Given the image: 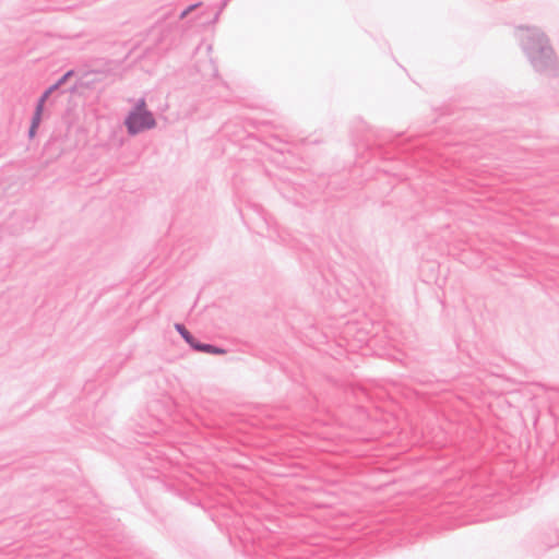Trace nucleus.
I'll return each instance as SVG.
<instances>
[{
  "label": "nucleus",
  "instance_id": "nucleus-9",
  "mask_svg": "<svg viewBox=\"0 0 559 559\" xmlns=\"http://www.w3.org/2000/svg\"><path fill=\"white\" fill-rule=\"evenodd\" d=\"M41 120H43V115L33 114L29 126L38 129Z\"/></svg>",
  "mask_w": 559,
  "mask_h": 559
},
{
  "label": "nucleus",
  "instance_id": "nucleus-3",
  "mask_svg": "<svg viewBox=\"0 0 559 559\" xmlns=\"http://www.w3.org/2000/svg\"><path fill=\"white\" fill-rule=\"evenodd\" d=\"M175 330L183 338V341L191 347V349L200 353L211 355H224L227 350L221 346L203 343L200 338H195L193 334L185 326L183 323H175Z\"/></svg>",
  "mask_w": 559,
  "mask_h": 559
},
{
  "label": "nucleus",
  "instance_id": "nucleus-1",
  "mask_svg": "<svg viewBox=\"0 0 559 559\" xmlns=\"http://www.w3.org/2000/svg\"><path fill=\"white\" fill-rule=\"evenodd\" d=\"M521 46L534 70L547 76L558 74V61L547 36L538 28H528L521 37Z\"/></svg>",
  "mask_w": 559,
  "mask_h": 559
},
{
  "label": "nucleus",
  "instance_id": "nucleus-10",
  "mask_svg": "<svg viewBox=\"0 0 559 559\" xmlns=\"http://www.w3.org/2000/svg\"><path fill=\"white\" fill-rule=\"evenodd\" d=\"M229 0H223L219 7V10L215 13L212 23H215L218 20V16L221 12L224 10V8L228 4Z\"/></svg>",
  "mask_w": 559,
  "mask_h": 559
},
{
  "label": "nucleus",
  "instance_id": "nucleus-2",
  "mask_svg": "<svg viewBox=\"0 0 559 559\" xmlns=\"http://www.w3.org/2000/svg\"><path fill=\"white\" fill-rule=\"evenodd\" d=\"M124 126L129 135H136L142 131L153 129L156 120L152 111L146 108L144 98H139L124 118Z\"/></svg>",
  "mask_w": 559,
  "mask_h": 559
},
{
  "label": "nucleus",
  "instance_id": "nucleus-5",
  "mask_svg": "<svg viewBox=\"0 0 559 559\" xmlns=\"http://www.w3.org/2000/svg\"><path fill=\"white\" fill-rule=\"evenodd\" d=\"M73 74L74 70H68L66 73H63L53 84H51L43 92L45 97H50V95L59 90L62 85H64Z\"/></svg>",
  "mask_w": 559,
  "mask_h": 559
},
{
  "label": "nucleus",
  "instance_id": "nucleus-8",
  "mask_svg": "<svg viewBox=\"0 0 559 559\" xmlns=\"http://www.w3.org/2000/svg\"><path fill=\"white\" fill-rule=\"evenodd\" d=\"M202 5V2H197V3H192L190 5H188L186 9H183L179 15H178V20H182L185 19L190 12L194 11L197 8L201 7Z\"/></svg>",
  "mask_w": 559,
  "mask_h": 559
},
{
  "label": "nucleus",
  "instance_id": "nucleus-12",
  "mask_svg": "<svg viewBox=\"0 0 559 559\" xmlns=\"http://www.w3.org/2000/svg\"><path fill=\"white\" fill-rule=\"evenodd\" d=\"M75 90H76V85H73L72 87H70V88L68 90V92L73 93Z\"/></svg>",
  "mask_w": 559,
  "mask_h": 559
},
{
  "label": "nucleus",
  "instance_id": "nucleus-6",
  "mask_svg": "<svg viewBox=\"0 0 559 559\" xmlns=\"http://www.w3.org/2000/svg\"><path fill=\"white\" fill-rule=\"evenodd\" d=\"M49 97H45V94L41 93V95L38 97L35 109L33 114L43 115L45 109V104L48 100Z\"/></svg>",
  "mask_w": 559,
  "mask_h": 559
},
{
  "label": "nucleus",
  "instance_id": "nucleus-4",
  "mask_svg": "<svg viewBox=\"0 0 559 559\" xmlns=\"http://www.w3.org/2000/svg\"><path fill=\"white\" fill-rule=\"evenodd\" d=\"M539 542L542 544L539 547L540 550H547L559 545V535L557 530H549L540 534Z\"/></svg>",
  "mask_w": 559,
  "mask_h": 559
},
{
  "label": "nucleus",
  "instance_id": "nucleus-11",
  "mask_svg": "<svg viewBox=\"0 0 559 559\" xmlns=\"http://www.w3.org/2000/svg\"><path fill=\"white\" fill-rule=\"evenodd\" d=\"M37 128H33L32 126H29L27 131L28 139H34L37 133Z\"/></svg>",
  "mask_w": 559,
  "mask_h": 559
},
{
  "label": "nucleus",
  "instance_id": "nucleus-7",
  "mask_svg": "<svg viewBox=\"0 0 559 559\" xmlns=\"http://www.w3.org/2000/svg\"><path fill=\"white\" fill-rule=\"evenodd\" d=\"M257 214L263 221L264 225L270 229L271 228V217L267 216V213L260 206H254Z\"/></svg>",
  "mask_w": 559,
  "mask_h": 559
}]
</instances>
